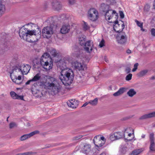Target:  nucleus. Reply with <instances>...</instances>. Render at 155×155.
Returning <instances> with one entry per match:
<instances>
[{
  "label": "nucleus",
  "instance_id": "obj_59",
  "mask_svg": "<svg viewBox=\"0 0 155 155\" xmlns=\"http://www.w3.org/2000/svg\"><path fill=\"white\" fill-rule=\"evenodd\" d=\"M150 79L151 80H154L155 79V76H153L151 77Z\"/></svg>",
  "mask_w": 155,
  "mask_h": 155
},
{
  "label": "nucleus",
  "instance_id": "obj_2",
  "mask_svg": "<svg viewBox=\"0 0 155 155\" xmlns=\"http://www.w3.org/2000/svg\"><path fill=\"white\" fill-rule=\"evenodd\" d=\"M31 67L28 64L25 65L23 64L20 67V68H15L12 70V71L10 73V76L12 81L17 84H19L21 83L20 81L21 79V77L20 76H18V77L15 75L17 71H21L23 74H26L29 71Z\"/></svg>",
  "mask_w": 155,
  "mask_h": 155
},
{
  "label": "nucleus",
  "instance_id": "obj_9",
  "mask_svg": "<svg viewBox=\"0 0 155 155\" xmlns=\"http://www.w3.org/2000/svg\"><path fill=\"white\" fill-rule=\"evenodd\" d=\"M154 134L153 133H151L149 135L150 145L149 149L151 151H155V143L154 141Z\"/></svg>",
  "mask_w": 155,
  "mask_h": 155
},
{
  "label": "nucleus",
  "instance_id": "obj_4",
  "mask_svg": "<svg viewBox=\"0 0 155 155\" xmlns=\"http://www.w3.org/2000/svg\"><path fill=\"white\" fill-rule=\"evenodd\" d=\"M32 24L31 25L32 30H27L26 36L27 39L26 41L30 42H35L36 41L34 39H31L32 35L38 36L40 37L41 36V31L40 28H39L38 25L33 23H30Z\"/></svg>",
  "mask_w": 155,
  "mask_h": 155
},
{
  "label": "nucleus",
  "instance_id": "obj_48",
  "mask_svg": "<svg viewBox=\"0 0 155 155\" xmlns=\"http://www.w3.org/2000/svg\"><path fill=\"white\" fill-rule=\"evenodd\" d=\"M114 24L113 25V30H112V31L113 32H114L115 33H116V30L115 29V27H116V26H115V25H116V20L114 21Z\"/></svg>",
  "mask_w": 155,
  "mask_h": 155
},
{
  "label": "nucleus",
  "instance_id": "obj_31",
  "mask_svg": "<svg viewBox=\"0 0 155 155\" xmlns=\"http://www.w3.org/2000/svg\"><path fill=\"white\" fill-rule=\"evenodd\" d=\"M50 53L53 57H58L59 56V53H57L56 51L54 49L52 50Z\"/></svg>",
  "mask_w": 155,
  "mask_h": 155
},
{
  "label": "nucleus",
  "instance_id": "obj_25",
  "mask_svg": "<svg viewBox=\"0 0 155 155\" xmlns=\"http://www.w3.org/2000/svg\"><path fill=\"white\" fill-rule=\"evenodd\" d=\"M143 150V149L141 148L140 149H137L133 150L130 153V155H137L140 154Z\"/></svg>",
  "mask_w": 155,
  "mask_h": 155
},
{
  "label": "nucleus",
  "instance_id": "obj_55",
  "mask_svg": "<svg viewBox=\"0 0 155 155\" xmlns=\"http://www.w3.org/2000/svg\"><path fill=\"white\" fill-rule=\"evenodd\" d=\"M33 82L32 80L31 79V80H28L27 82L25 83V85H27L28 84H30L31 82Z\"/></svg>",
  "mask_w": 155,
  "mask_h": 155
},
{
  "label": "nucleus",
  "instance_id": "obj_53",
  "mask_svg": "<svg viewBox=\"0 0 155 155\" xmlns=\"http://www.w3.org/2000/svg\"><path fill=\"white\" fill-rule=\"evenodd\" d=\"M151 34L153 36H155V29L152 28L151 31Z\"/></svg>",
  "mask_w": 155,
  "mask_h": 155
},
{
  "label": "nucleus",
  "instance_id": "obj_49",
  "mask_svg": "<svg viewBox=\"0 0 155 155\" xmlns=\"http://www.w3.org/2000/svg\"><path fill=\"white\" fill-rule=\"evenodd\" d=\"M104 39H102L101 41L100 42L99 44V46L101 48L103 47L104 46Z\"/></svg>",
  "mask_w": 155,
  "mask_h": 155
},
{
  "label": "nucleus",
  "instance_id": "obj_62",
  "mask_svg": "<svg viewBox=\"0 0 155 155\" xmlns=\"http://www.w3.org/2000/svg\"><path fill=\"white\" fill-rule=\"evenodd\" d=\"M153 6L154 7V8L155 9V0H154V1Z\"/></svg>",
  "mask_w": 155,
  "mask_h": 155
},
{
  "label": "nucleus",
  "instance_id": "obj_64",
  "mask_svg": "<svg viewBox=\"0 0 155 155\" xmlns=\"http://www.w3.org/2000/svg\"><path fill=\"white\" fill-rule=\"evenodd\" d=\"M100 155H106L105 153H103L101 154Z\"/></svg>",
  "mask_w": 155,
  "mask_h": 155
},
{
  "label": "nucleus",
  "instance_id": "obj_28",
  "mask_svg": "<svg viewBox=\"0 0 155 155\" xmlns=\"http://www.w3.org/2000/svg\"><path fill=\"white\" fill-rule=\"evenodd\" d=\"M84 78L83 76H81L78 74L77 75L76 80L78 83H82L83 82Z\"/></svg>",
  "mask_w": 155,
  "mask_h": 155
},
{
  "label": "nucleus",
  "instance_id": "obj_41",
  "mask_svg": "<svg viewBox=\"0 0 155 155\" xmlns=\"http://www.w3.org/2000/svg\"><path fill=\"white\" fill-rule=\"evenodd\" d=\"M39 133V131L38 130H35V131H34L32 132H31V133H30V134H28L30 137L33 136V135L38 134Z\"/></svg>",
  "mask_w": 155,
  "mask_h": 155
},
{
  "label": "nucleus",
  "instance_id": "obj_5",
  "mask_svg": "<svg viewBox=\"0 0 155 155\" xmlns=\"http://www.w3.org/2000/svg\"><path fill=\"white\" fill-rule=\"evenodd\" d=\"M101 10L104 13L106 19L109 20L112 18L113 14L116 12L115 10H112L109 9V6L108 5L102 4L101 7Z\"/></svg>",
  "mask_w": 155,
  "mask_h": 155
},
{
  "label": "nucleus",
  "instance_id": "obj_6",
  "mask_svg": "<svg viewBox=\"0 0 155 155\" xmlns=\"http://www.w3.org/2000/svg\"><path fill=\"white\" fill-rule=\"evenodd\" d=\"M87 17L92 21H96L99 18L98 11L95 8H91L88 11Z\"/></svg>",
  "mask_w": 155,
  "mask_h": 155
},
{
  "label": "nucleus",
  "instance_id": "obj_11",
  "mask_svg": "<svg viewBox=\"0 0 155 155\" xmlns=\"http://www.w3.org/2000/svg\"><path fill=\"white\" fill-rule=\"evenodd\" d=\"M83 46L84 50L88 53H90L93 50V44L90 40L87 41Z\"/></svg>",
  "mask_w": 155,
  "mask_h": 155
},
{
  "label": "nucleus",
  "instance_id": "obj_13",
  "mask_svg": "<svg viewBox=\"0 0 155 155\" xmlns=\"http://www.w3.org/2000/svg\"><path fill=\"white\" fill-rule=\"evenodd\" d=\"M56 63L58 68H60L61 71L68 69L66 68V63L63 60L61 59L58 61Z\"/></svg>",
  "mask_w": 155,
  "mask_h": 155
},
{
  "label": "nucleus",
  "instance_id": "obj_7",
  "mask_svg": "<svg viewBox=\"0 0 155 155\" xmlns=\"http://www.w3.org/2000/svg\"><path fill=\"white\" fill-rule=\"evenodd\" d=\"M53 29L51 26H47L44 27L42 31L43 37L44 38L48 39L51 37L53 34Z\"/></svg>",
  "mask_w": 155,
  "mask_h": 155
},
{
  "label": "nucleus",
  "instance_id": "obj_39",
  "mask_svg": "<svg viewBox=\"0 0 155 155\" xmlns=\"http://www.w3.org/2000/svg\"><path fill=\"white\" fill-rule=\"evenodd\" d=\"M10 94L12 97L14 99H16L17 94L14 91H11L10 93Z\"/></svg>",
  "mask_w": 155,
  "mask_h": 155
},
{
  "label": "nucleus",
  "instance_id": "obj_27",
  "mask_svg": "<svg viewBox=\"0 0 155 155\" xmlns=\"http://www.w3.org/2000/svg\"><path fill=\"white\" fill-rule=\"evenodd\" d=\"M5 11V6L2 4H0V17L4 14Z\"/></svg>",
  "mask_w": 155,
  "mask_h": 155
},
{
  "label": "nucleus",
  "instance_id": "obj_63",
  "mask_svg": "<svg viewBox=\"0 0 155 155\" xmlns=\"http://www.w3.org/2000/svg\"><path fill=\"white\" fill-rule=\"evenodd\" d=\"M113 95L114 96H116V92H115L113 94Z\"/></svg>",
  "mask_w": 155,
  "mask_h": 155
},
{
  "label": "nucleus",
  "instance_id": "obj_42",
  "mask_svg": "<svg viewBox=\"0 0 155 155\" xmlns=\"http://www.w3.org/2000/svg\"><path fill=\"white\" fill-rule=\"evenodd\" d=\"M131 70V68L130 67H127L125 68L124 71L126 74H127L130 72Z\"/></svg>",
  "mask_w": 155,
  "mask_h": 155
},
{
  "label": "nucleus",
  "instance_id": "obj_23",
  "mask_svg": "<svg viewBox=\"0 0 155 155\" xmlns=\"http://www.w3.org/2000/svg\"><path fill=\"white\" fill-rule=\"evenodd\" d=\"M117 25L119 27V30L117 31V32H121L124 28V25L123 21L121 20L118 21L117 20Z\"/></svg>",
  "mask_w": 155,
  "mask_h": 155
},
{
  "label": "nucleus",
  "instance_id": "obj_54",
  "mask_svg": "<svg viewBox=\"0 0 155 155\" xmlns=\"http://www.w3.org/2000/svg\"><path fill=\"white\" fill-rule=\"evenodd\" d=\"M128 129L127 128L124 131V133H125L128 134V136L129 137H130L131 136L132 134L130 133H129L127 131L128 130Z\"/></svg>",
  "mask_w": 155,
  "mask_h": 155
},
{
  "label": "nucleus",
  "instance_id": "obj_12",
  "mask_svg": "<svg viewBox=\"0 0 155 155\" xmlns=\"http://www.w3.org/2000/svg\"><path fill=\"white\" fill-rule=\"evenodd\" d=\"M50 57V55L49 53H46L44 54L41 57L40 63L41 62H51V59Z\"/></svg>",
  "mask_w": 155,
  "mask_h": 155
},
{
  "label": "nucleus",
  "instance_id": "obj_47",
  "mask_svg": "<svg viewBox=\"0 0 155 155\" xmlns=\"http://www.w3.org/2000/svg\"><path fill=\"white\" fill-rule=\"evenodd\" d=\"M150 6L149 5H146L144 7V10L145 11L148 12L149 11L150 8Z\"/></svg>",
  "mask_w": 155,
  "mask_h": 155
},
{
  "label": "nucleus",
  "instance_id": "obj_3",
  "mask_svg": "<svg viewBox=\"0 0 155 155\" xmlns=\"http://www.w3.org/2000/svg\"><path fill=\"white\" fill-rule=\"evenodd\" d=\"M59 78L63 84L65 86L70 85L74 78V73L71 69H67L61 71Z\"/></svg>",
  "mask_w": 155,
  "mask_h": 155
},
{
  "label": "nucleus",
  "instance_id": "obj_61",
  "mask_svg": "<svg viewBox=\"0 0 155 155\" xmlns=\"http://www.w3.org/2000/svg\"><path fill=\"white\" fill-rule=\"evenodd\" d=\"M141 28V30L142 31H144V29L143 28V27H140Z\"/></svg>",
  "mask_w": 155,
  "mask_h": 155
},
{
  "label": "nucleus",
  "instance_id": "obj_10",
  "mask_svg": "<svg viewBox=\"0 0 155 155\" xmlns=\"http://www.w3.org/2000/svg\"><path fill=\"white\" fill-rule=\"evenodd\" d=\"M28 29L25 28L24 26H22L19 29V35L21 38H23L24 40H26L27 39L26 36Z\"/></svg>",
  "mask_w": 155,
  "mask_h": 155
},
{
  "label": "nucleus",
  "instance_id": "obj_26",
  "mask_svg": "<svg viewBox=\"0 0 155 155\" xmlns=\"http://www.w3.org/2000/svg\"><path fill=\"white\" fill-rule=\"evenodd\" d=\"M127 94L130 97H133L136 94V92L134 89H130L127 93Z\"/></svg>",
  "mask_w": 155,
  "mask_h": 155
},
{
  "label": "nucleus",
  "instance_id": "obj_30",
  "mask_svg": "<svg viewBox=\"0 0 155 155\" xmlns=\"http://www.w3.org/2000/svg\"><path fill=\"white\" fill-rule=\"evenodd\" d=\"M148 72L147 70H144L140 71L137 75L139 77H141L145 75Z\"/></svg>",
  "mask_w": 155,
  "mask_h": 155
},
{
  "label": "nucleus",
  "instance_id": "obj_19",
  "mask_svg": "<svg viewBox=\"0 0 155 155\" xmlns=\"http://www.w3.org/2000/svg\"><path fill=\"white\" fill-rule=\"evenodd\" d=\"M91 151V145L90 144L85 143L84 146L82 150L83 153L87 154Z\"/></svg>",
  "mask_w": 155,
  "mask_h": 155
},
{
  "label": "nucleus",
  "instance_id": "obj_50",
  "mask_svg": "<svg viewBox=\"0 0 155 155\" xmlns=\"http://www.w3.org/2000/svg\"><path fill=\"white\" fill-rule=\"evenodd\" d=\"M16 124L15 123L12 122L11 123L9 124V128L12 129L14 127L16 126Z\"/></svg>",
  "mask_w": 155,
  "mask_h": 155
},
{
  "label": "nucleus",
  "instance_id": "obj_38",
  "mask_svg": "<svg viewBox=\"0 0 155 155\" xmlns=\"http://www.w3.org/2000/svg\"><path fill=\"white\" fill-rule=\"evenodd\" d=\"M83 28L84 30L86 31L89 29L90 27L87 24L86 22L84 21Z\"/></svg>",
  "mask_w": 155,
  "mask_h": 155
},
{
  "label": "nucleus",
  "instance_id": "obj_20",
  "mask_svg": "<svg viewBox=\"0 0 155 155\" xmlns=\"http://www.w3.org/2000/svg\"><path fill=\"white\" fill-rule=\"evenodd\" d=\"M68 105L73 108H75L78 106V103L77 101H73L72 100L67 102Z\"/></svg>",
  "mask_w": 155,
  "mask_h": 155
},
{
  "label": "nucleus",
  "instance_id": "obj_29",
  "mask_svg": "<svg viewBox=\"0 0 155 155\" xmlns=\"http://www.w3.org/2000/svg\"><path fill=\"white\" fill-rule=\"evenodd\" d=\"M41 78L40 74L38 73L31 79L33 82H36L38 81Z\"/></svg>",
  "mask_w": 155,
  "mask_h": 155
},
{
  "label": "nucleus",
  "instance_id": "obj_37",
  "mask_svg": "<svg viewBox=\"0 0 155 155\" xmlns=\"http://www.w3.org/2000/svg\"><path fill=\"white\" fill-rule=\"evenodd\" d=\"M127 150V148L126 146L124 145L122 146L120 148V151L121 152L124 154Z\"/></svg>",
  "mask_w": 155,
  "mask_h": 155
},
{
  "label": "nucleus",
  "instance_id": "obj_16",
  "mask_svg": "<svg viewBox=\"0 0 155 155\" xmlns=\"http://www.w3.org/2000/svg\"><path fill=\"white\" fill-rule=\"evenodd\" d=\"M70 29V26L69 24L63 25L61 28L60 32L62 34H65L69 32Z\"/></svg>",
  "mask_w": 155,
  "mask_h": 155
},
{
  "label": "nucleus",
  "instance_id": "obj_56",
  "mask_svg": "<svg viewBox=\"0 0 155 155\" xmlns=\"http://www.w3.org/2000/svg\"><path fill=\"white\" fill-rule=\"evenodd\" d=\"M75 2V0H69V3L70 4H73Z\"/></svg>",
  "mask_w": 155,
  "mask_h": 155
},
{
  "label": "nucleus",
  "instance_id": "obj_21",
  "mask_svg": "<svg viewBox=\"0 0 155 155\" xmlns=\"http://www.w3.org/2000/svg\"><path fill=\"white\" fill-rule=\"evenodd\" d=\"M123 137H124L125 141L126 142L131 140H133L134 139V137H133V138H132L131 139H129L128 137H127V138H125V134H124L123 132H117V140L121 138H122Z\"/></svg>",
  "mask_w": 155,
  "mask_h": 155
},
{
  "label": "nucleus",
  "instance_id": "obj_60",
  "mask_svg": "<svg viewBox=\"0 0 155 155\" xmlns=\"http://www.w3.org/2000/svg\"><path fill=\"white\" fill-rule=\"evenodd\" d=\"M145 135H144V134H143L142 136H141V137L143 138H145Z\"/></svg>",
  "mask_w": 155,
  "mask_h": 155
},
{
  "label": "nucleus",
  "instance_id": "obj_33",
  "mask_svg": "<svg viewBox=\"0 0 155 155\" xmlns=\"http://www.w3.org/2000/svg\"><path fill=\"white\" fill-rule=\"evenodd\" d=\"M89 103L91 105L95 106L98 103V99L97 98H95L94 99L91 100L89 101Z\"/></svg>",
  "mask_w": 155,
  "mask_h": 155
},
{
  "label": "nucleus",
  "instance_id": "obj_52",
  "mask_svg": "<svg viewBox=\"0 0 155 155\" xmlns=\"http://www.w3.org/2000/svg\"><path fill=\"white\" fill-rule=\"evenodd\" d=\"M82 137V135H79L76 137H74V139L75 140H78L81 138Z\"/></svg>",
  "mask_w": 155,
  "mask_h": 155
},
{
  "label": "nucleus",
  "instance_id": "obj_45",
  "mask_svg": "<svg viewBox=\"0 0 155 155\" xmlns=\"http://www.w3.org/2000/svg\"><path fill=\"white\" fill-rule=\"evenodd\" d=\"M138 65V63L134 64V68L132 70L133 72H134L137 70Z\"/></svg>",
  "mask_w": 155,
  "mask_h": 155
},
{
  "label": "nucleus",
  "instance_id": "obj_35",
  "mask_svg": "<svg viewBox=\"0 0 155 155\" xmlns=\"http://www.w3.org/2000/svg\"><path fill=\"white\" fill-rule=\"evenodd\" d=\"M126 89V88H125L122 87L120 88L117 91V96L123 94L125 91Z\"/></svg>",
  "mask_w": 155,
  "mask_h": 155
},
{
  "label": "nucleus",
  "instance_id": "obj_15",
  "mask_svg": "<svg viewBox=\"0 0 155 155\" xmlns=\"http://www.w3.org/2000/svg\"><path fill=\"white\" fill-rule=\"evenodd\" d=\"M52 4V8L55 10L58 11L61 9L62 5L57 0L54 1Z\"/></svg>",
  "mask_w": 155,
  "mask_h": 155
},
{
  "label": "nucleus",
  "instance_id": "obj_14",
  "mask_svg": "<svg viewBox=\"0 0 155 155\" xmlns=\"http://www.w3.org/2000/svg\"><path fill=\"white\" fill-rule=\"evenodd\" d=\"M127 39L126 35H124L122 34H120L119 35L117 36L118 42L120 44H125L126 42Z\"/></svg>",
  "mask_w": 155,
  "mask_h": 155
},
{
  "label": "nucleus",
  "instance_id": "obj_57",
  "mask_svg": "<svg viewBox=\"0 0 155 155\" xmlns=\"http://www.w3.org/2000/svg\"><path fill=\"white\" fill-rule=\"evenodd\" d=\"M132 52L129 49H128L126 51V53L128 54H131Z\"/></svg>",
  "mask_w": 155,
  "mask_h": 155
},
{
  "label": "nucleus",
  "instance_id": "obj_1",
  "mask_svg": "<svg viewBox=\"0 0 155 155\" xmlns=\"http://www.w3.org/2000/svg\"><path fill=\"white\" fill-rule=\"evenodd\" d=\"M47 81V83H44V85L45 86V87L50 89L51 93L52 95L58 94L61 91L62 86L58 82L56 78L50 77L48 79Z\"/></svg>",
  "mask_w": 155,
  "mask_h": 155
},
{
  "label": "nucleus",
  "instance_id": "obj_34",
  "mask_svg": "<svg viewBox=\"0 0 155 155\" xmlns=\"http://www.w3.org/2000/svg\"><path fill=\"white\" fill-rule=\"evenodd\" d=\"M32 62L33 63V65L35 68H36L37 65H38L39 63V60L37 58L34 59Z\"/></svg>",
  "mask_w": 155,
  "mask_h": 155
},
{
  "label": "nucleus",
  "instance_id": "obj_58",
  "mask_svg": "<svg viewBox=\"0 0 155 155\" xmlns=\"http://www.w3.org/2000/svg\"><path fill=\"white\" fill-rule=\"evenodd\" d=\"M89 104V102H86L83 104V105L82 106V107H85V106L87 105V104Z\"/></svg>",
  "mask_w": 155,
  "mask_h": 155
},
{
  "label": "nucleus",
  "instance_id": "obj_46",
  "mask_svg": "<svg viewBox=\"0 0 155 155\" xmlns=\"http://www.w3.org/2000/svg\"><path fill=\"white\" fill-rule=\"evenodd\" d=\"M135 22L136 23L138 26L140 27H143V24L142 23L140 22L139 21L137 20H135Z\"/></svg>",
  "mask_w": 155,
  "mask_h": 155
},
{
  "label": "nucleus",
  "instance_id": "obj_17",
  "mask_svg": "<svg viewBox=\"0 0 155 155\" xmlns=\"http://www.w3.org/2000/svg\"><path fill=\"white\" fill-rule=\"evenodd\" d=\"M40 64L42 67L46 70H49L51 69L53 65L52 62H43L41 63Z\"/></svg>",
  "mask_w": 155,
  "mask_h": 155
},
{
  "label": "nucleus",
  "instance_id": "obj_18",
  "mask_svg": "<svg viewBox=\"0 0 155 155\" xmlns=\"http://www.w3.org/2000/svg\"><path fill=\"white\" fill-rule=\"evenodd\" d=\"M154 117H155V112L144 114L141 116L139 119L140 120H144Z\"/></svg>",
  "mask_w": 155,
  "mask_h": 155
},
{
  "label": "nucleus",
  "instance_id": "obj_43",
  "mask_svg": "<svg viewBox=\"0 0 155 155\" xmlns=\"http://www.w3.org/2000/svg\"><path fill=\"white\" fill-rule=\"evenodd\" d=\"M32 153L31 152H26L24 153H19L17 154L16 155H30Z\"/></svg>",
  "mask_w": 155,
  "mask_h": 155
},
{
  "label": "nucleus",
  "instance_id": "obj_24",
  "mask_svg": "<svg viewBox=\"0 0 155 155\" xmlns=\"http://www.w3.org/2000/svg\"><path fill=\"white\" fill-rule=\"evenodd\" d=\"M78 40L80 45L83 46L86 43V37L83 35H81L78 37Z\"/></svg>",
  "mask_w": 155,
  "mask_h": 155
},
{
  "label": "nucleus",
  "instance_id": "obj_32",
  "mask_svg": "<svg viewBox=\"0 0 155 155\" xmlns=\"http://www.w3.org/2000/svg\"><path fill=\"white\" fill-rule=\"evenodd\" d=\"M116 132H114L110 134V139L111 141H113L116 140Z\"/></svg>",
  "mask_w": 155,
  "mask_h": 155
},
{
  "label": "nucleus",
  "instance_id": "obj_8",
  "mask_svg": "<svg viewBox=\"0 0 155 155\" xmlns=\"http://www.w3.org/2000/svg\"><path fill=\"white\" fill-rule=\"evenodd\" d=\"M106 139L103 136L100 137L99 135L95 136L93 139L95 145L97 147H101L105 143Z\"/></svg>",
  "mask_w": 155,
  "mask_h": 155
},
{
  "label": "nucleus",
  "instance_id": "obj_22",
  "mask_svg": "<svg viewBox=\"0 0 155 155\" xmlns=\"http://www.w3.org/2000/svg\"><path fill=\"white\" fill-rule=\"evenodd\" d=\"M74 68L79 71L84 70V66L81 63L76 61L74 64Z\"/></svg>",
  "mask_w": 155,
  "mask_h": 155
},
{
  "label": "nucleus",
  "instance_id": "obj_36",
  "mask_svg": "<svg viewBox=\"0 0 155 155\" xmlns=\"http://www.w3.org/2000/svg\"><path fill=\"white\" fill-rule=\"evenodd\" d=\"M30 137L28 134H24L23 136H21L20 138V140L21 141H24L29 138Z\"/></svg>",
  "mask_w": 155,
  "mask_h": 155
},
{
  "label": "nucleus",
  "instance_id": "obj_44",
  "mask_svg": "<svg viewBox=\"0 0 155 155\" xmlns=\"http://www.w3.org/2000/svg\"><path fill=\"white\" fill-rule=\"evenodd\" d=\"M119 12L120 18L121 19L123 18L124 17V15L123 11L120 10L119 11Z\"/></svg>",
  "mask_w": 155,
  "mask_h": 155
},
{
  "label": "nucleus",
  "instance_id": "obj_40",
  "mask_svg": "<svg viewBox=\"0 0 155 155\" xmlns=\"http://www.w3.org/2000/svg\"><path fill=\"white\" fill-rule=\"evenodd\" d=\"M132 74L131 73H129L126 77V81H129L132 78Z\"/></svg>",
  "mask_w": 155,
  "mask_h": 155
},
{
  "label": "nucleus",
  "instance_id": "obj_51",
  "mask_svg": "<svg viewBox=\"0 0 155 155\" xmlns=\"http://www.w3.org/2000/svg\"><path fill=\"white\" fill-rule=\"evenodd\" d=\"M17 98L16 99H20L22 100H23V97L24 96H19L17 94V96H16Z\"/></svg>",
  "mask_w": 155,
  "mask_h": 155
}]
</instances>
